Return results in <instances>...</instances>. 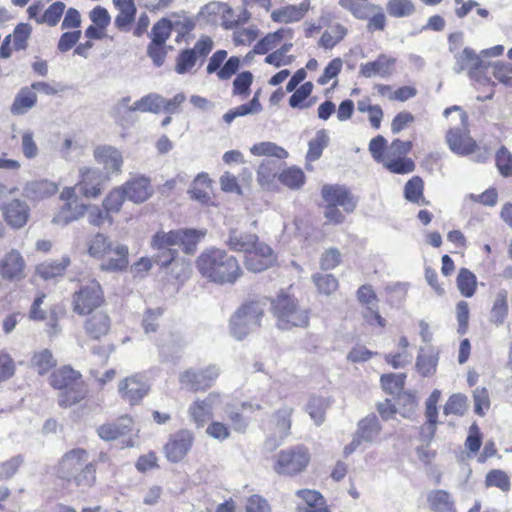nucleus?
<instances>
[{
  "label": "nucleus",
  "instance_id": "1",
  "mask_svg": "<svg viewBox=\"0 0 512 512\" xmlns=\"http://www.w3.org/2000/svg\"><path fill=\"white\" fill-rule=\"evenodd\" d=\"M89 460L88 450L76 447L66 451L53 467V483L62 492L89 489L96 485L98 463L111 464L106 452H100L97 460Z\"/></svg>",
  "mask_w": 512,
  "mask_h": 512
},
{
  "label": "nucleus",
  "instance_id": "2",
  "mask_svg": "<svg viewBox=\"0 0 512 512\" xmlns=\"http://www.w3.org/2000/svg\"><path fill=\"white\" fill-rule=\"evenodd\" d=\"M195 265L202 278L217 285H233L244 273L234 255L216 247L202 251Z\"/></svg>",
  "mask_w": 512,
  "mask_h": 512
},
{
  "label": "nucleus",
  "instance_id": "3",
  "mask_svg": "<svg viewBox=\"0 0 512 512\" xmlns=\"http://www.w3.org/2000/svg\"><path fill=\"white\" fill-rule=\"evenodd\" d=\"M49 386L57 391V403L62 409L81 405L89 398V385L80 370L63 364L48 376Z\"/></svg>",
  "mask_w": 512,
  "mask_h": 512
},
{
  "label": "nucleus",
  "instance_id": "4",
  "mask_svg": "<svg viewBox=\"0 0 512 512\" xmlns=\"http://www.w3.org/2000/svg\"><path fill=\"white\" fill-rule=\"evenodd\" d=\"M412 141L394 139L390 145L382 135L373 137L369 142V152L373 159L382 163L393 174H408L415 170V162L407 154L412 150Z\"/></svg>",
  "mask_w": 512,
  "mask_h": 512
},
{
  "label": "nucleus",
  "instance_id": "5",
  "mask_svg": "<svg viewBox=\"0 0 512 512\" xmlns=\"http://www.w3.org/2000/svg\"><path fill=\"white\" fill-rule=\"evenodd\" d=\"M205 236V231L196 229H178L169 232L159 231L151 239V247L157 250L155 263L167 267L177 257L173 246H181L185 253H193L198 243Z\"/></svg>",
  "mask_w": 512,
  "mask_h": 512
},
{
  "label": "nucleus",
  "instance_id": "6",
  "mask_svg": "<svg viewBox=\"0 0 512 512\" xmlns=\"http://www.w3.org/2000/svg\"><path fill=\"white\" fill-rule=\"evenodd\" d=\"M321 197L324 201L323 215L325 225L338 226L346 220L357 207V198L347 187L339 184H325L321 188Z\"/></svg>",
  "mask_w": 512,
  "mask_h": 512
},
{
  "label": "nucleus",
  "instance_id": "7",
  "mask_svg": "<svg viewBox=\"0 0 512 512\" xmlns=\"http://www.w3.org/2000/svg\"><path fill=\"white\" fill-rule=\"evenodd\" d=\"M453 112L458 113L459 125L447 130L446 143L452 152L461 156L470 155L478 150V144L470 135L468 114L462 107L453 105L446 108L443 115L449 119Z\"/></svg>",
  "mask_w": 512,
  "mask_h": 512
},
{
  "label": "nucleus",
  "instance_id": "8",
  "mask_svg": "<svg viewBox=\"0 0 512 512\" xmlns=\"http://www.w3.org/2000/svg\"><path fill=\"white\" fill-rule=\"evenodd\" d=\"M271 310L280 329L306 327L309 324V310L301 308L298 300L284 291L271 300Z\"/></svg>",
  "mask_w": 512,
  "mask_h": 512
},
{
  "label": "nucleus",
  "instance_id": "9",
  "mask_svg": "<svg viewBox=\"0 0 512 512\" xmlns=\"http://www.w3.org/2000/svg\"><path fill=\"white\" fill-rule=\"evenodd\" d=\"M105 304V292L98 280L87 278L78 281L77 289L71 294V308L76 315L98 311Z\"/></svg>",
  "mask_w": 512,
  "mask_h": 512
},
{
  "label": "nucleus",
  "instance_id": "10",
  "mask_svg": "<svg viewBox=\"0 0 512 512\" xmlns=\"http://www.w3.org/2000/svg\"><path fill=\"white\" fill-rule=\"evenodd\" d=\"M311 462V453L304 444L281 449L273 457L272 469L279 476L295 477L305 472Z\"/></svg>",
  "mask_w": 512,
  "mask_h": 512
},
{
  "label": "nucleus",
  "instance_id": "11",
  "mask_svg": "<svg viewBox=\"0 0 512 512\" xmlns=\"http://www.w3.org/2000/svg\"><path fill=\"white\" fill-rule=\"evenodd\" d=\"M82 329L85 339L89 342L104 343L100 349L93 348V353L110 354L114 347L106 344V340L112 331V319L107 311L98 310L85 315Z\"/></svg>",
  "mask_w": 512,
  "mask_h": 512
},
{
  "label": "nucleus",
  "instance_id": "12",
  "mask_svg": "<svg viewBox=\"0 0 512 512\" xmlns=\"http://www.w3.org/2000/svg\"><path fill=\"white\" fill-rule=\"evenodd\" d=\"M59 200L62 204L52 218L55 225H68L83 218L88 212L89 205L77 195L76 187H64L59 194Z\"/></svg>",
  "mask_w": 512,
  "mask_h": 512
},
{
  "label": "nucleus",
  "instance_id": "13",
  "mask_svg": "<svg viewBox=\"0 0 512 512\" xmlns=\"http://www.w3.org/2000/svg\"><path fill=\"white\" fill-rule=\"evenodd\" d=\"M456 65L458 72L467 70L477 86H495L489 77L490 63H486L472 48L466 47L456 56Z\"/></svg>",
  "mask_w": 512,
  "mask_h": 512
},
{
  "label": "nucleus",
  "instance_id": "14",
  "mask_svg": "<svg viewBox=\"0 0 512 512\" xmlns=\"http://www.w3.org/2000/svg\"><path fill=\"white\" fill-rule=\"evenodd\" d=\"M218 376L219 371L215 366L189 368L179 375V383L190 392H204L214 385Z\"/></svg>",
  "mask_w": 512,
  "mask_h": 512
},
{
  "label": "nucleus",
  "instance_id": "15",
  "mask_svg": "<svg viewBox=\"0 0 512 512\" xmlns=\"http://www.w3.org/2000/svg\"><path fill=\"white\" fill-rule=\"evenodd\" d=\"M213 41L209 36H201L191 49L182 50L175 62V71L178 74L190 72L198 59H205L213 49Z\"/></svg>",
  "mask_w": 512,
  "mask_h": 512
},
{
  "label": "nucleus",
  "instance_id": "16",
  "mask_svg": "<svg viewBox=\"0 0 512 512\" xmlns=\"http://www.w3.org/2000/svg\"><path fill=\"white\" fill-rule=\"evenodd\" d=\"M358 302L364 306L362 317L370 326H378L384 329L387 325L386 319L378 309V296L370 284L361 285L356 292Z\"/></svg>",
  "mask_w": 512,
  "mask_h": 512
},
{
  "label": "nucleus",
  "instance_id": "17",
  "mask_svg": "<svg viewBox=\"0 0 512 512\" xmlns=\"http://www.w3.org/2000/svg\"><path fill=\"white\" fill-rule=\"evenodd\" d=\"M277 263V255L272 248L259 239L244 255V265L248 271L259 273Z\"/></svg>",
  "mask_w": 512,
  "mask_h": 512
},
{
  "label": "nucleus",
  "instance_id": "18",
  "mask_svg": "<svg viewBox=\"0 0 512 512\" xmlns=\"http://www.w3.org/2000/svg\"><path fill=\"white\" fill-rule=\"evenodd\" d=\"M195 436L191 430L180 429L168 438L164 445V454L168 461L177 463L182 461L194 444Z\"/></svg>",
  "mask_w": 512,
  "mask_h": 512
},
{
  "label": "nucleus",
  "instance_id": "19",
  "mask_svg": "<svg viewBox=\"0 0 512 512\" xmlns=\"http://www.w3.org/2000/svg\"><path fill=\"white\" fill-rule=\"evenodd\" d=\"M294 409L285 406L274 411L268 421L266 432L268 442L283 441L291 434Z\"/></svg>",
  "mask_w": 512,
  "mask_h": 512
},
{
  "label": "nucleus",
  "instance_id": "20",
  "mask_svg": "<svg viewBox=\"0 0 512 512\" xmlns=\"http://www.w3.org/2000/svg\"><path fill=\"white\" fill-rule=\"evenodd\" d=\"M106 177L97 169L85 167L79 172V179L74 187L87 199H96L104 191Z\"/></svg>",
  "mask_w": 512,
  "mask_h": 512
},
{
  "label": "nucleus",
  "instance_id": "21",
  "mask_svg": "<svg viewBox=\"0 0 512 512\" xmlns=\"http://www.w3.org/2000/svg\"><path fill=\"white\" fill-rule=\"evenodd\" d=\"M0 210L4 222L13 230L24 228L31 218L30 206L19 198L3 203Z\"/></svg>",
  "mask_w": 512,
  "mask_h": 512
},
{
  "label": "nucleus",
  "instance_id": "22",
  "mask_svg": "<svg viewBox=\"0 0 512 512\" xmlns=\"http://www.w3.org/2000/svg\"><path fill=\"white\" fill-rule=\"evenodd\" d=\"M226 50L220 49L215 51L209 58L206 71L208 74H216L218 79L226 81L231 79L240 68L241 60L237 56L227 58Z\"/></svg>",
  "mask_w": 512,
  "mask_h": 512
},
{
  "label": "nucleus",
  "instance_id": "23",
  "mask_svg": "<svg viewBox=\"0 0 512 512\" xmlns=\"http://www.w3.org/2000/svg\"><path fill=\"white\" fill-rule=\"evenodd\" d=\"M26 276V261L17 249H11L0 259V277L4 281L19 282Z\"/></svg>",
  "mask_w": 512,
  "mask_h": 512
},
{
  "label": "nucleus",
  "instance_id": "24",
  "mask_svg": "<svg viewBox=\"0 0 512 512\" xmlns=\"http://www.w3.org/2000/svg\"><path fill=\"white\" fill-rule=\"evenodd\" d=\"M149 389L144 377L139 374L124 378L118 385L120 397L132 406L139 404Z\"/></svg>",
  "mask_w": 512,
  "mask_h": 512
},
{
  "label": "nucleus",
  "instance_id": "25",
  "mask_svg": "<svg viewBox=\"0 0 512 512\" xmlns=\"http://www.w3.org/2000/svg\"><path fill=\"white\" fill-rule=\"evenodd\" d=\"M32 26L28 23H19L12 34L7 35L0 46V57L9 58L12 51H22L28 48V42L32 34Z\"/></svg>",
  "mask_w": 512,
  "mask_h": 512
},
{
  "label": "nucleus",
  "instance_id": "26",
  "mask_svg": "<svg viewBox=\"0 0 512 512\" xmlns=\"http://www.w3.org/2000/svg\"><path fill=\"white\" fill-rule=\"evenodd\" d=\"M293 37L294 30L292 28L280 27L258 40L254 46V52L259 55H265L270 51L280 48L283 43H292Z\"/></svg>",
  "mask_w": 512,
  "mask_h": 512
},
{
  "label": "nucleus",
  "instance_id": "27",
  "mask_svg": "<svg viewBox=\"0 0 512 512\" xmlns=\"http://www.w3.org/2000/svg\"><path fill=\"white\" fill-rule=\"evenodd\" d=\"M133 430V418L130 415H122L112 422H107L99 426L97 434L105 441H112L130 435Z\"/></svg>",
  "mask_w": 512,
  "mask_h": 512
},
{
  "label": "nucleus",
  "instance_id": "28",
  "mask_svg": "<svg viewBox=\"0 0 512 512\" xmlns=\"http://www.w3.org/2000/svg\"><path fill=\"white\" fill-rule=\"evenodd\" d=\"M310 9L311 1L303 0L297 5L288 4L272 10L270 18L273 22L278 24L295 23L304 19Z\"/></svg>",
  "mask_w": 512,
  "mask_h": 512
},
{
  "label": "nucleus",
  "instance_id": "29",
  "mask_svg": "<svg viewBox=\"0 0 512 512\" xmlns=\"http://www.w3.org/2000/svg\"><path fill=\"white\" fill-rule=\"evenodd\" d=\"M397 63L395 57L387 54H379L373 61H369L360 65V75L365 78L380 76L382 78L390 77Z\"/></svg>",
  "mask_w": 512,
  "mask_h": 512
},
{
  "label": "nucleus",
  "instance_id": "30",
  "mask_svg": "<svg viewBox=\"0 0 512 512\" xmlns=\"http://www.w3.org/2000/svg\"><path fill=\"white\" fill-rule=\"evenodd\" d=\"M509 312V292L504 288L499 289L493 296L488 321L493 326H503L508 321Z\"/></svg>",
  "mask_w": 512,
  "mask_h": 512
},
{
  "label": "nucleus",
  "instance_id": "31",
  "mask_svg": "<svg viewBox=\"0 0 512 512\" xmlns=\"http://www.w3.org/2000/svg\"><path fill=\"white\" fill-rule=\"evenodd\" d=\"M96 162L103 166L107 174L121 172L123 157L119 150L109 145H100L93 152Z\"/></svg>",
  "mask_w": 512,
  "mask_h": 512
},
{
  "label": "nucleus",
  "instance_id": "32",
  "mask_svg": "<svg viewBox=\"0 0 512 512\" xmlns=\"http://www.w3.org/2000/svg\"><path fill=\"white\" fill-rule=\"evenodd\" d=\"M128 247L122 244L113 245L106 257L99 260L100 269L107 272H119L125 270L129 264Z\"/></svg>",
  "mask_w": 512,
  "mask_h": 512
},
{
  "label": "nucleus",
  "instance_id": "33",
  "mask_svg": "<svg viewBox=\"0 0 512 512\" xmlns=\"http://www.w3.org/2000/svg\"><path fill=\"white\" fill-rule=\"evenodd\" d=\"M127 198L135 203H142L152 195L151 182L148 177L136 176L122 186Z\"/></svg>",
  "mask_w": 512,
  "mask_h": 512
},
{
  "label": "nucleus",
  "instance_id": "34",
  "mask_svg": "<svg viewBox=\"0 0 512 512\" xmlns=\"http://www.w3.org/2000/svg\"><path fill=\"white\" fill-rule=\"evenodd\" d=\"M279 165L273 160H262L256 170L257 182L266 191L278 190Z\"/></svg>",
  "mask_w": 512,
  "mask_h": 512
},
{
  "label": "nucleus",
  "instance_id": "35",
  "mask_svg": "<svg viewBox=\"0 0 512 512\" xmlns=\"http://www.w3.org/2000/svg\"><path fill=\"white\" fill-rule=\"evenodd\" d=\"M296 496L302 500L297 507L298 512H331L323 495L316 490L300 489Z\"/></svg>",
  "mask_w": 512,
  "mask_h": 512
},
{
  "label": "nucleus",
  "instance_id": "36",
  "mask_svg": "<svg viewBox=\"0 0 512 512\" xmlns=\"http://www.w3.org/2000/svg\"><path fill=\"white\" fill-rule=\"evenodd\" d=\"M71 260L68 256H62L58 259L46 260L36 265L35 273L43 280H52L63 277Z\"/></svg>",
  "mask_w": 512,
  "mask_h": 512
},
{
  "label": "nucleus",
  "instance_id": "37",
  "mask_svg": "<svg viewBox=\"0 0 512 512\" xmlns=\"http://www.w3.org/2000/svg\"><path fill=\"white\" fill-rule=\"evenodd\" d=\"M118 14L114 19L116 28L120 31H128L135 21L137 8L135 0H112Z\"/></svg>",
  "mask_w": 512,
  "mask_h": 512
},
{
  "label": "nucleus",
  "instance_id": "38",
  "mask_svg": "<svg viewBox=\"0 0 512 512\" xmlns=\"http://www.w3.org/2000/svg\"><path fill=\"white\" fill-rule=\"evenodd\" d=\"M29 367L39 376H45L58 368L57 359L50 349L44 348L33 352L29 361Z\"/></svg>",
  "mask_w": 512,
  "mask_h": 512
},
{
  "label": "nucleus",
  "instance_id": "39",
  "mask_svg": "<svg viewBox=\"0 0 512 512\" xmlns=\"http://www.w3.org/2000/svg\"><path fill=\"white\" fill-rule=\"evenodd\" d=\"M314 84L311 81L302 83L289 97L288 104L292 109L307 110L316 103L312 95Z\"/></svg>",
  "mask_w": 512,
  "mask_h": 512
},
{
  "label": "nucleus",
  "instance_id": "40",
  "mask_svg": "<svg viewBox=\"0 0 512 512\" xmlns=\"http://www.w3.org/2000/svg\"><path fill=\"white\" fill-rule=\"evenodd\" d=\"M261 409L260 405H254L251 402H242L240 407L232 406L227 413V418L231 427L237 432H244L248 426V420L245 413H253Z\"/></svg>",
  "mask_w": 512,
  "mask_h": 512
},
{
  "label": "nucleus",
  "instance_id": "41",
  "mask_svg": "<svg viewBox=\"0 0 512 512\" xmlns=\"http://www.w3.org/2000/svg\"><path fill=\"white\" fill-rule=\"evenodd\" d=\"M188 415L197 428L204 427L213 417L212 404L207 399H196L188 407Z\"/></svg>",
  "mask_w": 512,
  "mask_h": 512
},
{
  "label": "nucleus",
  "instance_id": "42",
  "mask_svg": "<svg viewBox=\"0 0 512 512\" xmlns=\"http://www.w3.org/2000/svg\"><path fill=\"white\" fill-rule=\"evenodd\" d=\"M37 104V94L31 86L22 87L16 94L10 107L13 115L20 116L26 114Z\"/></svg>",
  "mask_w": 512,
  "mask_h": 512
},
{
  "label": "nucleus",
  "instance_id": "43",
  "mask_svg": "<svg viewBox=\"0 0 512 512\" xmlns=\"http://www.w3.org/2000/svg\"><path fill=\"white\" fill-rule=\"evenodd\" d=\"M382 427L376 415H368L358 423L356 436L362 443L374 442L379 439Z\"/></svg>",
  "mask_w": 512,
  "mask_h": 512
},
{
  "label": "nucleus",
  "instance_id": "44",
  "mask_svg": "<svg viewBox=\"0 0 512 512\" xmlns=\"http://www.w3.org/2000/svg\"><path fill=\"white\" fill-rule=\"evenodd\" d=\"M456 286L461 296L472 298L478 290L477 276L470 269L461 267L456 276Z\"/></svg>",
  "mask_w": 512,
  "mask_h": 512
},
{
  "label": "nucleus",
  "instance_id": "45",
  "mask_svg": "<svg viewBox=\"0 0 512 512\" xmlns=\"http://www.w3.org/2000/svg\"><path fill=\"white\" fill-rule=\"evenodd\" d=\"M25 190L28 198L39 201L54 195L58 191V186L52 181L42 179L28 182Z\"/></svg>",
  "mask_w": 512,
  "mask_h": 512
},
{
  "label": "nucleus",
  "instance_id": "46",
  "mask_svg": "<svg viewBox=\"0 0 512 512\" xmlns=\"http://www.w3.org/2000/svg\"><path fill=\"white\" fill-rule=\"evenodd\" d=\"M189 193L192 199L202 204H209L211 202L212 180L207 174H199L194 179Z\"/></svg>",
  "mask_w": 512,
  "mask_h": 512
},
{
  "label": "nucleus",
  "instance_id": "47",
  "mask_svg": "<svg viewBox=\"0 0 512 512\" xmlns=\"http://www.w3.org/2000/svg\"><path fill=\"white\" fill-rule=\"evenodd\" d=\"M424 187V181L420 176L411 177L404 186L405 199L411 203L429 205L430 201L424 196Z\"/></svg>",
  "mask_w": 512,
  "mask_h": 512
},
{
  "label": "nucleus",
  "instance_id": "48",
  "mask_svg": "<svg viewBox=\"0 0 512 512\" xmlns=\"http://www.w3.org/2000/svg\"><path fill=\"white\" fill-rule=\"evenodd\" d=\"M332 400L322 396L311 397L307 403L306 411L317 426L325 421L326 411L329 409Z\"/></svg>",
  "mask_w": 512,
  "mask_h": 512
},
{
  "label": "nucleus",
  "instance_id": "49",
  "mask_svg": "<svg viewBox=\"0 0 512 512\" xmlns=\"http://www.w3.org/2000/svg\"><path fill=\"white\" fill-rule=\"evenodd\" d=\"M260 111H262V105L260 103V91H257L248 103L241 104L236 108L229 110L224 114L223 119L227 124H230L236 117L245 116L248 114H256Z\"/></svg>",
  "mask_w": 512,
  "mask_h": 512
},
{
  "label": "nucleus",
  "instance_id": "50",
  "mask_svg": "<svg viewBox=\"0 0 512 512\" xmlns=\"http://www.w3.org/2000/svg\"><path fill=\"white\" fill-rule=\"evenodd\" d=\"M113 243L109 240L108 236L102 233L93 235L87 243V252L90 257L100 260L107 256L111 251Z\"/></svg>",
  "mask_w": 512,
  "mask_h": 512
},
{
  "label": "nucleus",
  "instance_id": "51",
  "mask_svg": "<svg viewBox=\"0 0 512 512\" xmlns=\"http://www.w3.org/2000/svg\"><path fill=\"white\" fill-rule=\"evenodd\" d=\"M278 181L291 190H298L305 184L306 176L301 168L290 166L279 173Z\"/></svg>",
  "mask_w": 512,
  "mask_h": 512
},
{
  "label": "nucleus",
  "instance_id": "52",
  "mask_svg": "<svg viewBox=\"0 0 512 512\" xmlns=\"http://www.w3.org/2000/svg\"><path fill=\"white\" fill-rule=\"evenodd\" d=\"M357 110L368 114L369 124L374 130L380 129L384 112L379 104H371L370 98L366 97L357 102Z\"/></svg>",
  "mask_w": 512,
  "mask_h": 512
},
{
  "label": "nucleus",
  "instance_id": "53",
  "mask_svg": "<svg viewBox=\"0 0 512 512\" xmlns=\"http://www.w3.org/2000/svg\"><path fill=\"white\" fill-rule=\"evenodd\" d=\"M347 35V29L342 24L329 26L321 35L318 45L326 50L337 46Z\"/></svg>",
  "mask_w": 512,
  "mask_h": 512
},
{
  "label": "nucleus",
  "instance_id": "54",
  "mask_svg": "<svg viewBox=\"0 0 512 512\" xmlns=\"http://www.w3.org/2000/svg\"><path fill=\"white\" fill-rule=\"evenodd\" d=\"M429 507L434 512L454 511V501L445 490H433L427 496Z\"/></svg>",
  "mask_w": 512,
  "mask_h": 512
},
{
  "label": "nucleus",
  "instance_id": "55",
  "mask_svg": "<svg viewBox=\"0 0 512 512\" xmlns=\"http://www.w3.org/2000/svg\"><path fill=\"white\" fill-rule=\"evenodd\" d=\"M312 282L321 295L330 296L339 289V280L329 273H315L312 275Z\"/></svg>",
  "mask_w": 512,
  "mask_h": 512
},
{
  "label": "nucleus",
  "instance_id": "56",
  "mask_svg": "<svg viewBox=\"0 0 512 512\" xmlns=\"http://www.w3.org/2000/svg\"><path fill=\"white\" fill-rule=\"evenodd\" d=\"M250 153L258 157L266 156L275 157L277 159H285L288 157V152L283 147L269 141L254 144L250 148Z\"/></svg>",
  "mask_w": 512,
  "mask_h": 512
},
{
  "label": "nucleus",
  "instance_id": "57",
  "mask_svg": "<svg viewBox=\"0 0 512 512\" xmlns=\"http://www.w3.org/2000/svg\"><path fill=\"white\" fill-rule=\"evenodd\" d=\"M329 142L328 135L325 130L317 131L315 137L311 139L308 143V150L306 153V161L314 162L318 160L325 147H327Z\"/></svg>",
  "mask_w": 512,
  "mask_h": 512
},
{
  "label": "nucleus",
  "instance_id": "58",
  "mask_svg": "<svg viewBox=\"0 0 512 512\" xmlns=\"http://www.w3.org/2000/svg\"><path fill=\"white\" fill-rule=\"evenodd\" d=\"M441 392L437 389L433 390L426 401L425 417L428 429L431 435H434L438 423L437 404L440 400Z\"/></svg>",
  "mask_w": 512,
  "mask_h": 512
},
{
  "label": "nucleus",
  "instance_id": "59",
  "mask_svg": "<svg viewBox=\"0 0 512 512\" xmlns=\"http://www.w3.org/2000/svg\"><path fill=\"white\" fill-rule=\"evenodd\" d=\"M251 19V13L243 8L239 14H236L231 7H227L222 13V26L225 29H234L246 24Z\"/></svg>",
  "mask_w": 512,
  "mask_h": 512
},
{
  "label": "nucleus",
  "instance_id": "60",
  "mask_svg": "<svg viewBox=\"0 0 512 512\" xmlns=\"http://www.w3.org/2000/svg\"><path fill=\"white\" fill-rule=\"evenodd\" d=\"M258 239V236L255 234H238L236 232H232L228 238L227 245L231 250L244 252L245 255L246 251H248Z\"/></svg>",
  "mask_w": 512,
  "mask_h": 512
},
{
  "label": "nucleus",
  "instance_id": "61",
  "mask_svg": "<svg viewBox=\"0 0 512 512\" xmlns=\"http://www.w3.org/2000/svg\"><path fill=\"white\" fill-rule=\"evenodd\" d=\"M265 303L260 300H249L243 303L237 310H244L243 315L255 327L260 326L262 317L264 316Z\"/></svg>",
  "mask_w": 512,
  "mask_h": 512
},
{
  "label": "nucleus",
  "instance_id": "62",
  "mask_svg": "<svg viewBox=\"0 0 512 512\" xmlns=\"http://www.w3.org/2000/svg\"><path fill=\"white\" fill-rule=\"evenodd\" d=\"M126 198L127 196L123 188L121 186L115 187L103 199L102 207L113 216L120 212Z\"/></svg>",
  "mask_w": 512,
  "mask_h": 512
},
{
  "label": "nucleus",
  "instance_id": "63",
  "mask_svg": "<svg viewBox=\"0 0 512 512\" xmlns=\"http://www.w3.org/2000/svg\"><path fill=\"white\" fill-rule=\"evenodd\" d=\"M244 310H237L230 319V331L237 340L244 339L250 332L252 325L243 315Z\"/></svg>",
  "mask_w": 512,
  "mask_h": 512
},
{
  "label": "nucleus",
  "instance_id": "64",
  "mask_svg": "<svg viewBox=\"0 0 512 512\" xmlns=\"http://www.w3.org/2000/svg\"><path fill=\"white\" fill-rule=\"evenodd\" d=\"M468 408V398L462 393L452 394L443 407L445 415L463 416Z\"/></svg>",
  "mask_w": 512,
  "mask_h": 512
}]
</instances>
